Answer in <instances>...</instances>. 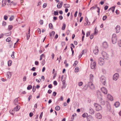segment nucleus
<instances>
[{"label":"nucleus","mask_w":121,"mask_h":121,"mask_svg":"<svg viewBox=\"0 0 121 121\" xmlns=\"http://www.w3.org/2000/svg\"><path fill=\"white\" fill-rule=\"evenodd\" d=\"M12 62V61L10 60H9L8 61V64L9 66H10L11 65Z\"/></svg>","instance_id":"nucleus-35"},{"label":"nucleus","mask_w":121,"mask_h":121,"mask_svg":"<svg viewBox=\"0 0 121 121\" xmlns=\"http://www.w3.org/2000/svg\"><path fill=\"white\" fill-rule=\"evenodd\" d=\"M84 51L82 50L79 56V58H80L81 57H82V55L84 54Z\"/></svg>","instance_id":"nucleus-23"},{"label":"nucleus","mask_w":121,"mask_h":121,"mask_svg":"<svg viewBox=\"0 0 121 121\" xmlns=\"http://www.w3.org/2000/svg\"><path fill=\"white\" fill-rule=\"evenodd\" d=\"M35 69L36 68L35 67H33L31 69V70L32 71H35Z\"/></svg>","instance_id":"nucleus-55"},{"label":"nucleus","mask_w":121,"mask_h":121,"mask_svg":"<svg viewBox=\"0 0 121 121\" xmlns=\"http://www.w3.org/2000/svg\"><path fill=\"white\" fill-rule=\"evenodd\" d=\"M52 92V91L51 90H49L48 92V93L49 94H51Z\"/></svg>","instance_id":"nucleus-64"},{"label":"nucleus","mask_w":121,"mask_h":121,"mask_svg":"<svg viewBox=\"0 0 121 121\" xmlns=\"http://www.w3.org/2000/svg\"><path fill=\"white\" fill-rule=\"evenodd\" d=\"M54 14L55 15H58V12L54 11Z\"/></svg>","instance_id":"nucleus-39"},{"label":"nucleus","mask_w":121,"mask_h":121,"mask_svg":"<svg viewBox=\"0 0 121 121\" xmlns=\"http://www.w3.org/2000/svg\"><path fill=\"white\" fill-rule=\"evenodd\" d=\"M118 44L119 46L120 47H121V40L119 41Z\"/></svg>","instance_id":"nucleus-46"},{"label":"nucleus","mask_w":121,"mask_h":121,"mask_svg":"<svg viewBox=\"0 0 121 121\" xmlns=\"http://www.w3.org/2000/svg\"><path fill=\"white\" fill-rule=\"evenodd\" d=\"M39 23L40 24L42 25L43 24V20H41L40 21Z\"/></svg>","instance_id":"nucleus-48"},{"label":"nucleus","mask_w":121,"mask_h":121,"mask_svg":"<svg viewBox=\"0 0 121 121\" xmlns=\"http://www.w3.org/2000/svg\"><path fill=\"white\" fill-rule=\"evenodd\" d=\"M102 55L105 58L107 56V53L104 52H102Z\"/></svg>","instance_id":"nucleus-18"},{"label":"nucleus","mask_w":121,"mask_h":121,"mask_svg":"<svg viewBox=\"0 0 121 121\" xmlns=\"http://www.w3.org/2000/svg\"><path fill=\"white\" fill-rule=\"evenodd\" d=\"M60 107L59 106H57L55 107V109L57 111L59 110L60 109Z\"/></svg>","instance_id":"nucleus-31"},{"label":"nucleus","mask_w":121,"mask_h":121,"mask_svg":"<svg viewBox=\"0 0 121 121\" xmlns=\"http://www.w3.org/2000/svg\"><path fill=\"white\" fill-rule=\"evenodd\" d=\"M20 108V105H17L16 107H15L14 108V111H18Z\"/></svg>","instance_id":"nucleus-15"},{"label":"nucleus","mask_w":121,"mask_h":121,"mask_svg":"<svg viewBox=\"0 0 121 121\" xmlns=\"http://www.w3.org/2000/svg\"><path fill=\"white\" fill-rule=\"evenodd\" d=\"M36 87L35 86H33L32 89V91L33 92H35L36 90Z\"/></svg>","instance_id":"nucleus-40"},{"label":"nucleus","mask_w":121,"mask_h":121,"mask_svg":"<svg viewBox=\"0 0 121 121\" xmlns=\"http://www.w3.org/2000/svg\"><path fill=\"white\" fill-rule=\"evenodd\" d=\"M37 30L38 32L39 33V34H40L41 33V30H40V29L39 28H38L37 29Z\"/></svg>","instance_id":"nucleus-60"},{"label":"nucleus","mask_w":121,"mask_h":121,"mask_svg":"<svg viewBox=\"0 0 121 121\" xmlns=\"http://www.w3.org/2000/svg\"><path fill=\"white\" fill-rule=\"evenodd\" d=\"M30 28L29 29V31H28L29 33L27 35V40H28V36H29V37L30 36Z\"/></svg>","instance_id":"nucleus-41"},{"label":"nucleus","mask_w":121,"mask_h":121,"mask_svg":"<svg viewBox=\"0 0 121 121\" xmlns=\"http://www.w3.org/2000/svg\"><path fill=\"white\" fill-rule=\"evenodd\" d=\"M112 43L114 44H115L117 42V38L116 35L115 34H113L112 35Z\"/></svg>","instance_id":"nucleus-2"},{"label":"nucleus","mask_w":121,"mask_h":121,"mask_svg":"<svg viewBox=\"0 0 121 121\" xmlns=\"http://www.w3.org/2000/svg\"><path fill=\"white\" fill-rule=\"evenodd\" d=\"M94 78V76L92 74H90V79L91 81H93V80Z\"/></svg>","instance_id":"nucleus-17"},{"label":"nucleus","mask_w":121,"mask_h":121,"mask_svg":"<svg viewBox=\"0 0 121 121\" xmlns=\"http://www.w3.org/2000/svg\"><path fill=\"white\" fill-rule=\"evenodd\" d=\"M4 18L5 20H6L8 18V17L7 16L5 15L4 16Z\"/></svg>","instance_id":"nucleus-59"},{"label":"nucleus","mask_w":121,"mask_h":121,"mask_svg":"<svg viewBox=\"0 0 121 121\" xmlns=\"http://www.w3.org/2000/svg\"><path fill=\"white\" fill-rule=\"evenodd\" d=\"M108 99L111 101H112L113 100V97L110 95L108 94L107 95Z\"/></svg>","instance_id":"nucleus-16"},{"label":"nucleus","mask_w":121,"mask_h":121,"mask_svg":"<svg viewBox=\"0 0 121 121\" xmlns=\"http://www.w3.org/2000/svg\"><path fill=\"white\" fill-rule=\"evenodd\" d=\"M13 28V26L11 25H9L8 26V29L9 30H11Z\"/></svg>","instance_id":"nucleus-28"},{"label":"nucleus","mask_w":121,"mask_h":121,"mask_svg":"<svg viewBox=\"0 0 121 121\" xmlns=\"http://www.w3.org/2000/svg\"><path fill=\"white\" fill-rule=\"evenodd\" d=\"M119 77V75L118 73H116L113 76V79L115 81L117 80L118 79Z\"/></svg>","instance_id":"nucleus-7"},{"label":"nucleus","mask_w":121,"mask_h":121,"mask_svg":"<svg viewBox=\"0 0 121 121\" xmlns=\"http://www.w3.org/2000/svg\"><path fill=\"white\" fill-rule=\"evenodd\" d=\"M88 85L92 89H93L94 88V85L91 81L89 82Z\"/></svg>","instance_id":"nucleus-10"},{"label":"nucleus","mask_w":121,"mask_h":121,"mask_svg":"<svg viewBox=\"0 0 121 121\" xmlns=\"http://www.w3.org/2000/svg\"><path fill=\"white\" fill-rule=\"evenodd\" d=\"M115 7H113L112 8H110V9H109V10H110L111 9L112 10V13H114V10L115 9Z\"/></svg>","instance_id":"nucleus-26"},{"label":"nucleus","mask_w":121,"mask_h":121,"mask_svg":"<svg viewBox=\"0 0 121 121\" xmlns=\"http://www.w3.org/2000/svg\"><path fill=\"white\" fill-rule=\"evenodd\" d=\"M52 84H50L48 86V87L49 88H52Z\"/></svg>","instance_id":"nucleus-62"},{"label":"nucleus","mask_w":121,"mask_h":121,"mask_svg":"<svg viewBox=\"0 0 121 121\" xmlns=\"http://www.w3.org/2000/svg\"><path fill=\"white\" fill-rule=\"evenodd\" d=\"M53 84L55 85H56L57 84V83L56 81H54L53 82Z\"/></svg>","instance_id":"nucleus-58"},{"label":"nucleus","mask_w":121,"mask_h":121,"mask_svg":"<svg viewBox=\"0 0 121 121\" xmlns=\"http://www.w3.org/2000/svg\"><path fill=\"white\" fill-rule=\"evenodd\" d=\"M102 96L101 95H100V97H99V96H98V98L100 100L99 101L100 103H101V104L103 105H104L105 104V102L104 100L102 98Z\"/></svg>","instance_id":"nucleus-4"},{"label":"nucleus","mask_w":121,"mask_h":121,"mask_svg":"<svg viewBox=\"0 0 121 121\" xmlns=\"http://www.w3.org/2000/svg\"><path fill=\"white\" fill-rule=\"evenodd\" d=\"M47 6V4L46 3H45L43 5V8H45Z\"/></svg>","instance_id":"nucleus-50"},{"label":"nucleus","mask_w":121,"mask_h":121,"mask_svg":"<svg viewBox=\"0 0 121 121\" xmlns=\"http://www.w3.org/2000/svg\"><path fill=\"white\" fill-rule=\"evenodd\" d=\"M11 38L10 37H9L6 40V41L7 42H9L11 40Z\"/></svg>","instance_id":"nucleus-34"},{"label":"nucleus","mask_w":121,"mask_h":121,"mask_svg":"<svg viewBox=\"0 0 121 121\" xmlns=\"http://www.w3.org/2000/svg\"><path fill=\"white\" fill-rule=\"evenodd\" d=\"M14 18V17L13 16L11 17L9 19V20L10 21H12Z\"/></svg>","instance_id":"nucleus-44"},{"label":"nucleus","mask_w":121,"mask_h":121,"mask_svg":"<svg viewBox=\"0 0 121 121\" xmlns=\"http://www.w3.org/2000/svg\"><path fill=\"white\" fill-rule=\"evenodd\" d=\"M63 3L62 1L59 2L57 5V7L58 9L60 8L62 6Z\"/></svg>","instance_id":"nucleus-8"},{"label":"nucleus","mask_w":121,"mask_h":121,"mask_svg":"<svg viewBox=\"0 0 121 121\" xmlns=\"http://www.w3.org/2000/svg\"><path fill=\"white\" fill-rule=\"evenodd\" d=\"M97 5H95L94 6L92 7L90 9V10H93L95 9L97 7Z\"/></svg>","instance_id":"nucleus-25"},{"label":"nucleus","mask_w":121,"mask_h":121,"mask_svg":"<svg viewBox=\"0 0 121 121\" xmlns=\"http://www.w3.org/2000/svg\"><path fill=\"white\" fill-rule=\"evenodd\" d=\"M66 27V25L65 24H63V26L62 27V30H64Z\"/></svg>","instance_id":"nucleus-27"},{"label":"nucleus","mask_w":121,"mask_h":121,"mask_svg":"<svg viewBox=\"0 0 121 121\" xmlns=\"http://www.w3.org/2000/svg\"><path fill=\"white\" fill-rule=\"evenodd\" d=\"M6 22H5L4 21L3 22H2V25L3 26H6Z\"/></svg>","instance_id":"nucleus-42"},{"label":"nucleus","mask_w":121,"mask_h":121,"mask_svg":"<svg viewBox=\"0 0 121 121\" xmlns=\"http://www.w3.org/2000/svg\"><path fill=\"white\" fill-rule=\"evenodd\" d=\"M96 65V63L95 62H91V67L92 69H94L95 68Z\"/></svg>","instance_id":"nucleus-13"},{"label":"nucleus","mask_w":121,"mask_h":121,"mask_svg":"<svg viewBox=\"0 0 121 121\" xmlns=\"http://www.w3.org/2000/svg\"><path fill=\"white\" fill-rule=\"evenodd\" d=\"M45 57V56L44 54H41L40 56V58L39 60H41L42 59L43 57Z\"/></svg>","instance_id":"nucleus-24"},{"label":"nucleus","mask_w":121,"mask_h":121,"mask_svg":"<svg viewBox=\"0 0 121 121\" xmlns=\"http://www.w3.org/2000/svg\"><path fill=\"white\" fill-rule=\"evenodd\" d=\"M104 60L102 58H99V64L100 65H102L104 64Z\"/></svg>","instance_id":"nucleus-6"},{"label":"nucleus","mask_w":121,"mask_h":121,"mask_svg":"<svg viewBox=\"0 0 121 121\" xmlns=\"http://www.w3.org/2000/svg\"><path fill=\"white\" fill-rule=\"evenodd\" d=\"M101 90L103 92L104 94H106L107 93V90L104 87H103L101 88Z\"/></svg>","instance_id":"nucleus-9"},{"label":"nucleus","mask_w":121,"mask_h":121,"mask_svg":"<svg viewBox=\"0 0 121 121\" xmlns=\"http://www.w3.org/2000/svg\"><path fill=\"white\" fill-rule=\"evenodd\" d=\"M87 113H85L83 114L82 115V117H86L87 116Z\"/></svg>","instance_id":"nucleus-36"},{"label":"nucleus","mask_w":121,"mask_h":121,"mask_svg":"<svg viewBox=\"0 0 121 121\" xmlns=\"http://www.w3.org/2000/svg\"><path fill=\"white\" fill-rule=\"evenodd\" d=\"M32 88V86L31 85H29L27 87V89L28 90L31 89Z\"/></svg>","instance_id":"nucleus-29"},{"label":"nucleus","mask_w":121,"mask_h":121,"mask_svg":"<svg viewBox=\"0 0 121 121\" xmlns=\"http://www.w3.org/2000/svg\"><path fill=\"white\" fill-rule=\"evenodd\" d=\"M101 81L102 83L104 85H105L106 84V83L105 82V78L104 76H102L101 77Z\"/></svg>","instance_id":"nucleus-3"},{"label":"nucleus","mask_w":121,"mask_h":121,"mask_svg":"<svg viewBox=\"0 0 121 121\" xmlns=\"http://www.w3.org/2000/svg\"><path fill=\"white\" fill-rule=\"evenodd\" d=\"M14 111L13 110H10V113L13 115L14 113Z\"/></svg>","instance_id":"nucleus-38"},{"label":"nucleus","mask_w":121,"mask_h":121,"mask_svg":"<svg viewBox=\"0 0 121 121\" xmlns=\"http://www.w3.org/2000/svg\"><path fill=\"white\" fill-rule=\"evenodd\" d=\"M55 34V32L54 31H52L50 34V36L51 37V38H52V37H53Z\"/></svg>","instance_id":"nucleus-21"},{"label":"nucleus","mask_w":121,"mask_h":121,"mask_svg":"<svg viewBox=\"0 0 121 121\" xmlns=\"http://www.w3.org/2000/svg\"><path fill=\"white\" fill-rule=\"evenodd\" d=\"M79 71V68L78 67H76L75 69V72H78Z\"/></svg>","instance_id":"nucleus-30"},{"label":"nucleus","mask_w":121,"mask_h":121,"mask_svg":"<svg viewBox=\"0 0 121 121\" xmlns=\"http://www.w3.org/2000/svg\"><path fill=\"white\" fill-rule=\"evenodd\" d=\"M14 52H12V54L11 55V57L13 58H14Z\"/></svg>","instance_id":"nucleus-43"},{"label":"nucleus","mask_w":121,"mask_h":121,"mask_svg":"<svg viewBox=\"0 0 121 121\" xmlns=\"http://www.w3.org/2000/svg\"><path fill=\"white\" fill-rule=\"evenodd\" d=\"M45 64V60H43L42 62V64L43 65Z\"/></svg>","instance_id":"nucleus-54"},{"label":"nucleus","mask_w":121,"mask_h":121,"mask_svg":"<svg viewBox=\"0 0 121 121\" xmlns=\"http://www.w3.org/2000/svg\"><path fill=\"white\" fill-rule=\"evenodd\" d=\"M33 113L32 112H30L29 113V116L31 117L33 115Z\"/></svg>","instance_id":"nucleus-53"},{"label":"nucleus","mask_w":121,"mask_h":121,"mask_svg":"<svg viewBox=\"0 0 121 121\" xmlns=\"http://www.w3.org/2000/svg\"><path fill=\"white\" fill-rule=\"evenodd\" d=\"M96 117L98 119H100L102 118V116L99 113H97L95 115Z\"/></svg>","instance_id":"nucleus-12"},{"label":"nucleus","mask_w":121,"mask_h":121,"mask_svg":"<svg viewBox=\"0 0 121 121\" xmlns=\"http://www.w3.org/2000/svg\"><path fill=\"white\" fill-rule=\"evenodd\" d=\"M115 29L116 32L117 33H119L120 31V26L119 25H117Z\"/></svg>","instance_id":"nucleus-11"},{"label":"nucleus","mask_w":121,"mask_h":121,"mask_svg":"<svg viewBox=\"0 0 121 121\" xmlns=\"http://www.w3.org/2000/svg\"><path fill=\"white\" fill-rule=\"evenodd\" d=\"M43 112H42L41 113L39 116V118L40 119H41L42 118L43 116Z\"/></svg>","instance_id":"nucleus-52"},{"label":"nucleus","mask_w":121,"mask_h":121,"mask_svg":"<svg viewBox=\"0 0 121 121\" xmlns=\"http://www.w3.org/2000/svg\"><path fill=\"white\" fill-rule=\"evenodd\" d=\"M70 5L67 4H64V6L65 8H69L70 7Z\"/></svg>","instance_id":"nucleus-20"},{"label":"nucleus","mask_w":121,"mask_h":121,"mask_svg":"<svg viewBox=\"0 0 121 121\" xmlns=\"http://www.w3.org/2000/svg\"><path fill=\"white\" fill-rule=\"evenodd\" d=\"M115 105L116 107H117L120 105V103L118 102H116L115 103Z\"/></svg>","instance_id":"nucleus-22"},{"label":"nucleus","mask_w":121,"mask_h":121,"mask_svg":"<svg viewBox=\"0 0 121 121\" xmlns=\"http://www.w3.org/2000/svg\"><path fill=\"white\" fill-rule=\"evenodd\" d=\"M96 28L95 29V31L94 33V34H97L98 32V30H96Z\"/></svg>","instance_id":"nucleus-56"},{"label":"nucleus","mask_w":121,"mask_h":121,"mask_svg":"<svg viewBox=\"0 0 121 121\" xmlns=\"http://www.w3.org/2000/svg\"><path fill=\"white\" fill-rule=\"evenodd\" d=\"M49 27L51 29H52L53 28V26L52 24L51 23H49Z\"/></svg>","instance_id":"nucleus-32"},{"label":"nucleus","mask_w":121,"mask_h":121,"mask_svg":"<svg viewBox=\"0 0 121 121\" xmlns=\"http://www.w3.org/2000/svg\"><path fill=\"white\" fill-rule=\"evenodd\" d=\"M63 98L62 96H61L60 99H58V100L60 101V100L63 101Z\"/></svg>","instance_id":"nucleus-37"},{"label":"nucleus","mask_w":121,"mask_h":121,"mask_svg":"<svg viewBox=\"0 0 121 121\" xmlns=\"http://www.w3.org/2000/svg\"><path fill=\"white\" fill-rule=\"evenodd\" d=\"M41 80L40 79H36V81L37 82H39L41 81Z\"/></svg>","instance_id":"nucleus-63"},{"label":"nucleus","mask_w":121,"mask_h":121,"mask_svg":"<svg viewBox=\"0 0 121 121\" xmlns=\"http://www.w3.org/2000/svg\"><path fill=\"white\" fill-rule=\"evenodd\" d=\"M94 106L96 111H99L102 109V107L101 106L98 104L95 103L94 104Z\"/></svg>","instance_id":"nucleus-1"},{"label":"nucleus","mask_w":121,"mask_h":121,"mask_svg":"<svg viewBox=\"0 0 121 121\" xmlns=\"http://www.w3.org/2000/svg\"><path fill=\"white\" fill-rule=\"evenodd\" d=\"M83 84V83L82 82H79L78 83V85L79 86H81Z\"/></svg>","instance_id":"nucleus-51"},{"label":"nucleus","mask_w":121,"mask_h":121,"mask_svg":"<svg viewBox=\"0 0 121 121\" xmlns=\"http://www.w3.org/2000/svg\"><path fill=\"white\" fill-rule=\"evenodd\" d=\"M107 17L106 16H104L103 18V21H104L106 20V19L107 18Z\"/></svg>","instance_id":"nucleus-45"},{"label":"nucleus","mask_w":121,"mask_h":121,"mask_svg":"<svg viewBox=\"0 0 121 121\" xmlns=\"http://www.w3.org/2000/svg\"><path fill=\"white\" fill-rule=\"evenodd\" d=\"M103 46L105 48H107L108 46L107 43L106 42H104L103 43Z\"/></svg>","instance_id":"nucleus-19"},{"label":"nucleus","mask_w":121,"mask_h":121,"mask_svg":"<svg viewBox=\"0 0 121 121\" xmlns=\"http://www.w3.org/2000/svg\"><path fill=\"white\" fill-rule=\"evenodd\" d=\"M93 52L96 55L98 54L99 52V49L97 46H95V49L93 50Z\"/></svg>","instance_id":"nucleus-5"},{"label":"nucleus","mask_w":121,"mask_h":121,"mask_svg":"<svg viewBox=\"0 0 121 121\" xmlns=\"http://www.w3.org/2000/svg\"><path fill=\"white\" fill-rule=\"evenodd\" d=\"M59 18L60 20H62L63 18V17L62 16L60 15L59 16Z\"/></svg>","instance_id":"nucleus-61"},{"label":"nucleus","mask_w":121,"mask_h":121,"mask_svg":"<svg viewBox=\"0 0 121 121\" xmlns=\"http://www.w3.org/2000/svg\"><path fill=\"white\" fill-rule=\"evenodd\" d=\"M108 6H106L104 7V9L105 10H106L108 8Z\"/></svg>","instance_id":"nucleus-57"},{"label":"nucleus","mask_w":121,"mask_h":121,"mask_svg":"<svg viewBox=\"0 0 121 121\" xmlns=\"http://www.w3.org/2000/svg\"><path fill=\"white\" fill-rule=\"evenodd\" d=\"M90 35V33L89 32H88L86 33V37H88Z\"/></svg>","instance_id":"nucleus-49"},{"label":"nucleus","mask_w":121,"mask_h":121,"mask_svg":"<svg viewBox=\"0 0 121 121\" xmlns=\"http://www.w3.org/2000/svg\"><path fill=\"white\" fill-rule=\"evenodd\" d=\"M93 37H94V34H91V35L90 36V39H92L93 38Z\"/></svg>","instance_id":"nucleus-47"},{"label":"nucleus","mask_w":121,"mask_h":121,"mask_svg":"<svg viewBox=\"0 0 121 121\" xmlns=\"http://www.w3.org/2000/svg\"><path fill=\"white\" fill-rule=\"evenodd\" d=\"M78 62L77 61H75L74 64L73 65V66H75L76 65L78 64Z\"/></svg>","instance_id":"nucleus-33"},{"label":"nucleus","mask_w":121,"mask_h":121,"mask_svg":"<svg viewBox=\"0 0 121 121\" xmlns=\"http://www.w3.org/2000/svg\"><path fill=\"white\" fill-rule=\"evenodd\" d=\"M89 112L91 114H93L95 112L93 109L91 108H90L89 110Z\"/></svg>","instance_id":"nucleus-14"}]
</instances>
